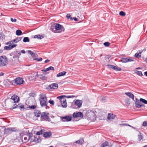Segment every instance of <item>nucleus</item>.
<instances>
[{"label": "nucleus", "instance_id": "f257e3e1", "mask_svg": "<svg viewBox=\"0 0 147 147\" xmlns=\"http://www.w3.org/2000/svg\"><path fill=\"white\" fill-rule=\"evenodd\" d=\"M39 100L40 105L42 107H45L46 109L49 108L47 106V98L45 95H41Z\"/></svg>", "mask_w": 147, "mask_h": 147}, {"label": "nucleus", "instance_id": "f03ea898", "mask_svg": "<svg viewBox=\"0 0 147 147\" xmlns=\"http://www.w3.org/2000/svg\"><path fill=\"white\" fill-rule=\"evenodd\" d=\"M8 59L5 55L0 56V68L4 67L8 64Z\"/></svg>", "mask_w": 147, "mask_h": 147}, {"label": "nucleus", "instance_id": "7ed1b4c3", "mask_svg": "<svg viewBox=\"0 0 147 147\" xmlns=\"http://www.w3.org/2000/svg\"><path fill=\"white\" fill-rule=\"evenodd\" d=\"M65 97V95H62L57 97V98L60 99L59 102L61 103V106L63 108H66L67 107L66 99L64 98Z\"/></svg>", "mask_w": 147, "mask_h": 147}, {"label": "nucleus", "instance_id": "20e7f679", "mask_svg": "<svg viewBox=\"0 0 147 147\" xmlns=\"http://www.w3.org/2000/svg\"><path fill=\"white\" fill-rule=\"evenodd\" d=\"M49 113L46 112H43L41 113V120L46 121H50V118H49L48 115Z\"/></svg>", "mask_w": 147, "mask_h": 147}, {"label": "nucleus", "instance_id": "39448f33", "mask_svg": "<svg viewBox=\"0 0 147 147\" xmlns=\"http://www.w3.org/2000/svg\"><path fill=\"white\" fill-rule=\"evenodd\" d=\"M73 102L74 103V105L77 106L76 108L79 109L80 108L82 104V101L81 100H74Z\"/></svg>", "mask_w": 147, "mask_h": 147}, {"label": "nucleus", "instance_id": "423d86ee", "mask_svg": "<svg viewBox=\"0 0 147 147\" xmlns=\"http://www.w3.org/2000/svg\"><path fill=\"white\" fill-rule=\"evenodd\" d=\"M136 100L134 101L135 102L136 106L138 108L143 107L144 105L142 104L140 100H139L137 98L135 99Z\"/></svg>", "mask_w": 147, "mask_h": 147}, {"label": "nucleus", "instance_id": "0eeeda50", "mask_svg": "<svg viewBox=\"0 0 147 147\" xmlns=\"http://www.w3.org/2000/svg\"><path fill=\"white\" fill-rule=\"evenodd\" d=\"M24 81L22 78H16V84L17 85H20L23 84Z\"/></svg>", "mask_w": 147, "mask_h": 147}, {"label": "nucleus", "instance_id": "6e6552de", "mask_svg": "<svg viewBox=\"0 0 147 147\" xmlns=\"http://www.w3.org/2000/svg\"><path fill=\"white\" fill-rule=\"evenodd\" d=\"M73 116L74 118H77L78 117H82L83 116L82 113L80 112H75L73 115Z\"/></svg>", "mask_w": 147, "mask_h": 147}, {"label": "nucleus", "instance_id": "1a4fd4ad", "mask_svg": "<svg viewBox=\"0 0 147 147\" xmlns=\"http://www.w3.org/2000/svg\"><path fill=\"white\" fill-rule=\"evenodd\" d=\"M121 61L123 63L128 62L131 61H134L131 57L127 58H121Z\"/></svg>", "mask_w": 147, "mask_h": 147}, {"label": "nucleus", "instance_id": "9d476101", "mask_svg": "<svg viewBox=\"0 0 147 147\" xmlns=\"http://www.w3.org/2000/svg\"><path fill=\"white\" fill-rule=\"evenodd\" d=\"M107 66L110 69H113L117 71H120L121 70V68L117 67L114 65H107Z\"/></svg>", "mask_w": 147, "mask_h": 147}, {"label": "nucleus", "instance_id": "9b49d317", "mask_svg": "<svg viewBox=\"0 0 147 147\" xmlns=\"http://www.w3.org/2000/svg\"><path fill=\"white\" fill-rule=\"evenodd\" d=\"M11 99L13 101V102L15 103L18 102L19 101V98L18 96L16 95H14L12 96Z\"/></svg>", "mask_w": 147, "mask_h": 147}, {"label": "nucleus", "instance_id": "f8f14e48", "mask_svg": "<svg viewBox=\"0 0 147 147\" xmlns=\"http://www.w3.org/2000/svg\"><path fill=\"white\" fill-rule=\"evenodd\" d=\"M71 117L69 116H67L65 117H62L61 118V119L63 121H69L71 120Z\"/></svg>", "mask_w": 147, "mask_h": 147}, {"label": "nucleus", "instance_id": "ddd939ff", "mask_svg": "<svg viewBox=\"0 0 147 147\" xmlns=\"http://www.w3.org/2000/svg\"><path fill=\"white\" fill-rule=\"evenodd\" d=\"M58 84L56 83H53L48 86L49 88L53 89H57L58 88Z\"/></svg>", "mask_w": 147, "mask_h": 147}, {"label": "nucleus", "instance_id": "4468645a", "mask_svg": "<svg viewBox=\"0 0 147 147\" xmlns=\"http://www.w3.org/2000/svg\"><path fill=\"white\" fill-rule=\"evenodd\" d=\"M16 46L17 45L13 44L11 45H9L8 46H5L4 47V49L5 50H10L16 47Z\"/></svg>", "mask_w": 147, "mask_h": 147}, {"label": "nucleus", "instance_id": "2eb2a0df", "mask_svg": "<svg viewBox=\"0 0 147 147\" xmlns=\"http://www.w3.org/2000/svg\"><path fill=\"white\" fill-rule=\"evenodd\" d=\"M41 113L40 111L39 110L35 109L34 112V115L36 117H39L41 116Z\"/></svg>", "mask_w": 147, "mask_h": 147}, {"label": "nucleus", "instance_id": "dca6fc26", "mask_svg": "<svg viewBox=\"0 0 147 147\" xmlns=\"http://www.w3.org/2000/svg\"><path fill=\"white\" fill-rule=\"evenodd\" d=\"M126 95L127 96L130 98H131L133 100L135 101L134 99V95L131 92H127L125 93Z\"/></svg>", "mask_w": 147, "mask_h": 147}, {"label": "nucleus", "instance_id": "f3484780", "mask_svg": "<svg viewBox=\"0 0 147 147\" xmlns=\"http://www.w3.org/2000/svg\"><path fill=\"white\" fill-rule=\"evenodd\" d=\"M51 136V133L50 132H44L43 134V136L45 138H48Z\"/></svg>", "mask_w": 147, "mask_h": 147}, {"label": "nucleus", "instance_id": "a211bd4d", "mask_svg": "<svg viewBox=\"0 0 147 147\" xmlns=\"http://www.w3.org/2000/svg\"><path fill=\"white\" fill-rule=\"evenodd\" d=\"M116 115L113 114L109 113L107 117V119L108 120H110L111 119H114Z\"/></svg>", "mask_w": 147, "mask_h": 147}, {"label": "nucleus", "instance_id": "6ab92c4d", "mask_svg": "<svg viewBox=\"0 0 147 147\" xmlns=\"http://www.w3.org/2000/svg\"><path fill=\"white\" fill-rule=\"evenodd\" d=\"M28 53L30 55H31L32 57H36V55H37V54L34 53L33 52L31 51V50H28Z\"/></svg>", "mask_w": 147, "mask_h": 147}, {"label": "nucleus", "instance_id": "aec40b11", "mask_svg": "<svg viewBox=\"0 0 147 147\" xmlns=\"http://www.w3.org/2000/svg\"><path fill=\"white\" fill-rule=\"evenodd\" d=\"M55 27L56 30H59L61 28L62 26L59 24H56Z\"/></svg>", "mask_w": 147, "mask_h": 147}, {"label": "nucleus", "instance_id": "412c9836", "mask_svg": "<svg viewBox=\"0 0 147 147\" xmlns=\"http://www.w3.org/2000/svg\"><path fill=\"white\" fill-rule=\"evenodd\" d=\"M40 140L38 138L34 136L33 137V138L31 139L30 142H35L36 143H38L39 142V140Z\"/></svg>", "mask_w": 147, "mask_h": 147}, {"label": "nucleus", "instance_id": "4be33fe9", "mask_svg": "<svg viewBox=\"0 0 147 147\" xmlns=\"http://www.w3.org/2000/svg\"><path fill=\"white\" fill-rule=\"evenodd\" d=\"M66 73V71H63L58 74L57 75V76L58 77L63 76L65 75Z\"/></svg>", "mask_w": 147, "mask_h": 147}, {"label": "nucleus", "instance_id": "5701e85b", "mask_svg": "<svg viewBox=\"0 0 147 147\" xmlns=\"http://www.w3.org/2000/svg\"><path fill=\"white\" fill-rule=\"evenodd\" d=\"M50 70H54V67L52 66H50V67H48L47 68L44 69V70H43V71L44 72H46L47 71H49Z\"/></svg>", "mask_w": 147, "mask_h": 147}, {"label": "nucleus", "instance_id": "b1692460", "mask_svg": "<svg viewBox=\"0 0 147 147\" xmlns=\"http://www.w3.org/2000/svg\"><path fill=\"white\" fill-rule=\"evenodd\" d=\"M9 128H5L4 131V134H10V131Z\"/></svg>", "mask_w": 147, "mask_h": 147}, {"label": "nucleus", "instance_id": "393cba45", "mask_svg": "<svg viewBox=\"0 0 147 147\" xmlns=\"http://www.w3.org/2000/svg\"><path fill=\"white\" fill-rule=\"evenodd\" d=\"M11 133L13 132H16L17 131V130L15 127H10L9 128Z\"/></svg>", "mask_w": 147, "mask_h": 147}, {"label": "nucleus", "instance_id": "a878e982", "mask_svg": "<svg viewBox=\"0 0 147 147\" xmlns=\"http://www.w3.org/2000/svg\"><path fill=\"white\" fill-rule=\"evenodd\" d=\"M18 108L20 109L21 110H24L25 108L24 105L22 104H19L18 105Z\"/></svg>", "mask_w": 147, "mask_h": 147}, {"label": "nucleus", "instance_id": "bb28decb", "mask_svg": "<svg viewBox=\"0 0 147 147\" xmlns=\"http://www.w3.org/2000/svg\"><path fill=\"white\" fill-rule=\"evenodd\" d=\"M84 141L82 138H80L79 140L77 141L76 142L77 144H82L83 143Z\"/></svg>", "mask_w": 147, "mask_h": 147}, {"label": "nucleus", "instance_id": "cd10ccee", "mask_svg": "<svg viewBox=\"0 0 147 147\" xmlns=\"http://www.w3.org/2000/svg\"><path fill=\"white\" fill-rule=\"evenodd\" d=\"M22 38L21 37H18L16 38L14 40H13L12 41H13V42H14L17 43L19 41H20L22 39Z\"/></svg>", "mask_w": 147, "mask_h": 147}, {"label": "nucleus", "instance_id": "c85d7f7f", "mask_svg": "<svg viewBox=\"0 0 147 147\" xmlns=\"http://www.w3.org/2000/svg\"><path fill=\"white\" fill-rule=\"evenodd\" d=\"M109 144V143L107 142H105L102 143V144L101 145V147H105L107 146Z\"/></svg>", "mask_w": 147, "mask_h": 147}, {"label": "nucleus", "instance_id": "c756f323", "mask_svg": "<svg viewBox=\"0 0 147 147\" xmlns=\"http://www.w3.org/2000/svg\"><path fill=\"white\" fill-rule=\"evenodd\" d=\"M34 38H37L38 39H42L43 38V36L42 35H35Z\"/></svg>", "mask_w": 147, "mask_h": 147}, {"label": "nucleus", "instance_id": "7c9ffc66", "mask_svg": "<svg viewBox=\"0 0 147 147\" xmlns=\"http://www.w3.org/2000/svg\"><path fill=\"white\" fill-rule=\"evenodd\" d=\"M22 31L19 30H17L16 31V34L18 36H20L22 34Z\"/></svg>", "mask_w": 147, "mask_h": 147}, {"label": "nucleus", "instance_id": "2f4dec72", "mask_svg": "<svg viewBox=\"0 0 147 147\" xmlns=\"http://www.w3.org/2000/svg\"><path fill=\"white\" fill-rule=\"evenodd\" d=\"M44 129H41L40 131H38L36 132V134L38 135H40L44 131Z\"/></svg>", "mask_w": 147, "mask_h": 147}, {"label": "nucleus", "instance_id": "473e14b6", "mask_svg": "<svg viewBox=\"0 0 147 147\" xmlns=\"http://www.w3.org/2000/svg\"><path fill=\"white\" fill-rule=\"evenodd\" d=\"M23 41L24 42H29V39L28 37H25L23 39Z\"/></svg>", "mask_w": 147, "mask_h": 147}, {"label": "nucleus", "instance_id": "72a5a7b5", "mask_svg": "<svg viewBox=\"0 0 147 147\" xmlns=\"http://www.w3.org/2000/svg\"><path fill=\"white\" fill-rule=\"evenodd\" d=\"M140 101H141L143 103L145 104H147V100H146L142 98H140Z\"/></svg>", "mask_w": 147, "mask_h": 147}, {"label": "nucleus", "instance_id": "f704fd0d", "mask_svg": "<svg viewBox=\"0 0 147 147\" xmlns=\"http://www.w3.org/2000/svg\"><path fill=\"white\" fill-rule=\"evenodd\" d=\"M28 135L29 137L28 140L31 139V138L32 137L33 135L31 133H29L28 134Z\"/></svg>", "mask_w": 147, "mask_h": 147}, {"label": "nucleus", "instance_id": "c9c22d12", "mask_svg": "<svg viewBox=\"0 0 147 147\" xmlns=\"http://www.w3.org/2000/svg\"><path fill=\"white\" fill-rule=\"evenodd\" d=\"M146 49H144L143 50H141L138 51V52H137V53H138L139 55H141V53H142L143 51H146Z\"/></svg>", "mask_w": 147, "mask_h": 147}, {"label": "nucleus", "instance_id": "e433bc0d", "mask_svg": "<svg viewBox=\"0 0 147 147\" xmlns=\"http://www.w3.org/2000/svg\"><path fill=\"white\" fill-rule=\"evenodd\" d=\"M135 56L137 58H139L141 57V55H139L137 53H136L135 55Z\"/></svg>", "mask_w": 147, "mask_h": 147}, {"label": "nucleus", "instance_id": "4c0bfd02", "mask_svg": "<svg viewBox=\"0 0 147 147\" xmlns=\"http://www.w3.org/2000/svg\"><path fill=\"white\" fill-rule=\"evenodd\" d=\"M140 135H138V139L139 141H140L143 138L142 136L141 135V133L140 132Z\"/></svg>", "mask_w": 147, "mask_h": 147}, {"label": "nucleus", "instance_id": "58836bf2", "mask_svg": "<svg viewBox=\"0 0 147 147\" xmlns=\"http://www.w3.org/2000/svg\"><path fill=\"white\" fill-rule=\"evenodd\" d=\"M119 14L122 16H125V14L124 12L123 11H121L119 12Z\"/></svg>", "mask_w": 147, "mask_h": 147}, {"label": "nucleus", "instance_id": "ea45409f", "mask_svg": "<svg viewBox=\"0 0 147 147\" xmlns=\"http://www.w3.org/2000/svg\"><path fill=\"white\" fill-rule=\"evenodd\" d=\"M104 45L106 47H108L110 45V44L108 42H106L104 43Z\"/></svg>", "mask_w": 147, "mask_h": 147}, {"label": "nucleus", "instance_id": "a19ab883", "mask_svg": "<svg viewBox=\"0 0 147 147\" xmlns=\"http://www.w3.org/2000/svg\"><path fill=\"white\" fill-rule=\"evenodd\" d=\"M49 102L51 105H54V100H50L49 101Z\"/></svg>", "mask_w": 147, "mask_h": 147}, {"label": "nucleus", "instance_id": "79ce46f5", "mask_svg": "<svg viewBox=\"0 0 147 147\" xmlns=\"http://www.w3.org/2000/svg\"><path fill=\"white\" fill-rule=\"evenodd\" d=\"M136 73L138 74L140 76H143V74L142 72L141 71H137Z\"/></svg>", "mask_w": 147, "mask_h": 147}, {"label": "nucleus", "instance_id": "37998d69", "mask_svg": "<svg viewBox=\"0 0 147 147\" xmlns=\"http://www.w3.org/2000/svg\"><path fill=\"white\" fill-rule=\"evenodd\" d=\"M88 113H90L91 114V115L93 116H94V114L93 111L89 110L88 111Z\"/></svg>", "mask_w": 147, "mask_h": 147}, {"label": "nucleus", "instance_id": "c03bdc74", "mask_svg": "<svg viewBox=\"0 0 147 147\" xmlns=\"http://www.w3.org/2000/svg\"><path fill=\"white\" fill-rule=\"evenodd\" d=\"M16 79L14 80H13L12 81H11L10 83V84H11L12 85H13L14 84H16Z\"/></svg>", "mask_w": 147, "mask_h": 147}, {"label": "nucleus", "instance_id": "a18cd8bd", "mask_svg": "<svg viewBox=\"0 0 147 147\" xmlns=\"http://www.w3.org/2000/svg\"><path fill=\"white\" fill-rule=\"evenodd\" d=\"M17 107H18V105H17L15 104L13 105L12 106V109H14L16 108Z\"/></svg>", "mask_w": 147, "mask_h": 147}, {"label": "nucleus", "instance_id": "49530a36", "mask_svg": "<svg viewBox=\"0 0 147 147\" xmlns=\"http://www.w3.org/2000/svg\"><path fill=\"white\" fill-rule=\"evenodd\" d=\"M16 54H18V58H19V56L21 55V53L20 52L18 51H16Z\"/></svg>", "mask_w": 147, "mask_h": 147}, {"label": "nucleus", "instance_id": "de8ad7c7", "mask_svg": "<svg viewBox=\"0 0 147 147\" xmlns=\"http://www.w3.org/2000/svg\"><path fill=\"white\" fill-rule=\"evenodd\" d=\"M36 107L35 105H33L30 106L29 107V108L30 109H35L36 108Z\"/></svg>", "mask_w": 147, "mask_h": 147}, {"label": "nucleus", "instance_id": "09e8293b", "mask_svg": "<svg viewBox=\"0 0 147 147\" xmlns=\"http://www.w3.org/2000/svg\"><path fill=\"white\" fill-rule=\"evenodd\" d=\"M13 43V41L12 40V41L7 42L6 44V45H10L11 44Z\"/></svg>", "mask_w": 147, "mask_h": 147}, {"label": "nucleus", "instance_id": "8fccbe9b", "mask_svg": "<svg viewBox=\"0 0 147 147\" xmlns=\"http://www.w3.org/2000/svg\"><path fill=\"white\" fill-rule=\"evenodd\" d=\"M35 59L38 61H41L42 60V58L41 57L37 58Z\"/></svg>", "mask_w": 147, "mask_h": 147}, {"label": "nucleus", "instance_id": "3c124183", "mask_svg": "<svg viewBox=\"0 0 147 147\" xmlns=\"http://www.w3.org/2000/svg\"><path fill=\"white\" fill-rule=\"evenodd\" d=\"M143 125L144 126H147V121H145L143 122Z\"/></svg>", "mask_w": 147, "mask_h": 147}, {"label": "nucleus", "instance_id": "603ef678", "mask_svg": "<svg viewBox=\"0 0 147 147\" xmlns=\"http://www.w3.org/2000/svg\"><path fill=\"white\" fill-rule=\"evenodd\" d=\"M10 20L12 22H16L17 20L16 19H13L12 18H11Z\"/></svg>", "mask_w": 147, "mask_h": 147}, {"label": "nucleus", "instance_id": "864d4df0", "mask_svg": "<svg viewBox=\"0 0 147 147\" xmlns=\"http://www.w3.org/2000/svg\"><path fill=\"white\" fill-rule=\"evenodd\" d=\"M71 17V15L69 14H67L66 15V17L67 19H69Z\"/></svg>", "mask_w": 147, "mask_h": 147}, {"label": "nucleus", "instance_id": "5fc2aeb1", "mask_svg": "<svg viewBox=\"0 0 147 147\" xmlns=\"http://www.w3.org/2000/svg\"><path fill=\"white\" fill-rule=\"evenodd\" d=\"M66 96L65 97H67V98H73L74 97L73 96Z\"/></svg>", "mask_w": 147, "mask_h": 147}, {"label": "nucleus", "instance_id": "6e6d98bb", "mask_svg": "<svg viewBox=\"0 0 147 147\" xmlns=\"http://www.w3.org/2000/svg\"><path fill=\"white\" fill-rule=\"evenodd\" d=\"M13 58H17L18 59V55H15L13 56Z\"/></svg>", "mask_w": 147, "mask_h": 147}, {"label": "nucleus", "instance_id": "4d7b16f0", "mask_svg": "<svg viewBox=\"0 0 147 147\" xmlns=\"http://www.w3.org/2000/svg\"><path fill=\"white\" fill-rule=\"evenodd\" d=\"M21 52L22 53H25V51L24 50H22L21 51Z\"/></svg>", "mask_w": 147, "mask_h": 147}, {"label": "nucleus", "instance_id": "13d9d810", "mask_svg": "<svg viewBox=\"0 0 147 147\" xmlns=\"http://www.w3.org/2000/svg\"><path fill=\"white\" fill-rule=\"evenodd\" d=\"M3 38V35L2 34H0V40L1 39Z\"/></svg>", "mask_w": 147, "mask_h": 147}, {"label": "nucleus", "instance_id": "bf43d9fd", "mask_svg": "<svg viewBox=\"0 0 147 147\" xmlns=\"http://www.w3.org/2000/svg\"><path fill=\"white\" fill-rule=\"evenodd\" d=\"M73 19L74 20L76 21H77L78 20L77 19V18H76V17H74L73 18Z\"/></svg>", "mask_w": 147, "mask_h": 147}, {"label": "nucleus", "instance_id": "052dcab7", "mask_svg": "<svg viewBox=\"0 0 147 147\" xmlns=\"http://www.w3.org/2000/svg\"><path fill=\"white\" fill-rule=\"evenodd\" d=\"M50 61L49 60H48V59H47L45 61V63H47V62H49V61Z\"/></svg>", "mask_w": 147, "mask_h": 147}, {"label": "nucleus", "instance_id": "680f3d73", "mask_svg": "<svg viewBox=\"0 0 147 147\" xmlns=\"http://www.w3.org/2000/svg\"><path fill=\"white\" fill-rule=\"evenodd\" d=\"M111 56H110L109 55H107V58L108 59H109L110 58Z\"/></svg>", "mask_w": 147, "mask_h": 147}, {"label": "nucleus", "instance_id": "e2e57ef3", "mask_svg": "<svg viewBox=\"0 0 147 147\" xmlns=\"http://www.w3.org/2000/svg\"><path fill=\"white\" fill-rule=\"evenodd\" d=\"M4 74L2 72H0V76H2Z\"/></svg>", "mask_w": 147, "mask_h": 147}, {"label": "nucleus", "instance_id": "0e129e2a", "mask_svg": "<svg viewBox=\"0 0 147 147\" xmlns=\"http://www.w3.org/2000/svg\"><path fill=\"white\" fill-rule=\"evenodd\" d=\"M24 139L25 140H28L27 138L26 137H24Z\"/></svg>", "mask_w": 147, "mask_h": 147}, {"label": "nucleus", "instance_id": "69168bd1", "mask_svg": "<svg viewBox=\"0 0 147 147\" xmlns=\"http://www.w3.org/2000/svg\"><path fill=\"white\" fill-rule=\"evenodd\" d=\"M144 75L146 76H147V71L145 72H144Z\"/></svg>", "mask_w": 147, "mask_h": 147}, {"label": "nucleus", "instance_id": "338daca9", "mask_svg": "<svg viewBox=\"0 0 147 147\" xmlns=\"http://www.w3.org/2000/svg\"><path fill=\"white\" fill-rule=\"evenodd\" d=\"M70 19L71 20H73V18L72 17H71L70 18Z\"/></svg>", "mask_w": 147, "mask_h": 147}, {"label": "nucleus", "instance_id": "774afa93", "mask_svg": "<svg viewBox=\"0 0 147 147\" xmlns=\"http://www.w3.org/2000/svg\"><path fill=\"white\" fill-rule=\"evenodd\" d=\"M2 51H3L2 50L0 49V53H2Z\"/></svg>", "mask_w": 147, "mask_h": 147}]
</instances>
